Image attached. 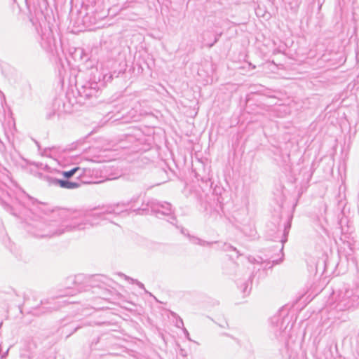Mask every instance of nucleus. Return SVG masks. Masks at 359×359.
<instances>
[{"instance_id":"nucleus-2","label":"nucleus","mask_w":359,"mask_h":359,"mask_svg":"<svg viewBox=\"0 0 359 359\" xmlns=\"http://www.w3.org/2000/svg\"><path fill=\"white\" fill-rule=\"evenodd\" d=\"M79 170V167H76V168H74L73 169H72L71 170H69V171H65L62 172V176L65 178H69L71 177L72 176H73L76 171H78Z\"/></svg>"},{"instance_id":"nucleus-1","label":"nucleus","mask_w":359,"mask_h":359,"mask_svg":"<svg viewBox=\"0 0 359 359\" xmlns=\"http://www.w3.org/2000/svg\"><path fill=\"white\" fill-rule=\"evenodd\" d=\"M57 183L60 187L65 188V189H73L78 188L79 187V184L76 182H69V181H66V180H58L57 181Z\"/></svg>"}]
</instances>
